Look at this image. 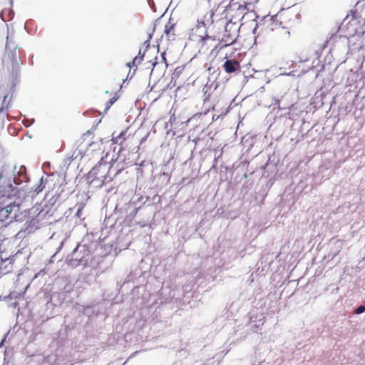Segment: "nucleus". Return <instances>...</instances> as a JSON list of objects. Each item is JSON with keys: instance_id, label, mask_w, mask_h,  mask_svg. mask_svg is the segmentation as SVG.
<instances>
[{"instance_id": "f257e3e1", "label": "nucleus", "mask_w": 365, "mask_h": 365, "mask_svg": "<svg viewBox=\"0 0 365 365\" xmlns=\"http://www.w3.org/2000/svg\"><path fill=\"white\" fill-rule=\"evenodd\" d=\"M23 65L21 52L14 42L6 38V50L2 58V69L9 80L16 79Z\"/></svg>"}, {"instance_id": "423d86ee", "label": "nucleus", "mask_w": 365, "mask_h": 365, "mask_svg": "<svg viewBox=\"0 0 365 365\" xmlns=\"http://www.w3.org/2000/svg\"><path fill=\"white\" fill-rule=\"evenodd\" d=\"M236 41V35L235 34H231L227 31V26L225 27V34L223 35L222 38L221 40V46L220 48L227 47L233 44Z\"/></svg>"}, {"instance_id": "2eb2a0df", "label": "nucleus", "mask_w": 365, "mask_h": 365, "mask_svg": "<svg viewBox=\"0 0 365 365\" xmlns=\"http://www.w3.org/2000/svg\"><path fill=\"white\" fill-rule=\"evenodd\" d=\"M125 131H123V132H121V133L119 134V135H118V136L116 137V141H117L118 139H121V138L123 139V141H124V140H125V138H124V135H125Z\"/></svg>"}, {"instance_id": "6ab92c4d", "label": "nucleus", "mask_w": 365, "mask_h": 365, "mask_svg": "<svg viewBox=\"0 0 365 365\" xmlns=\"http://www.w3.org/2000/svg\"><path fill=\"white\" fill-rule=\"evenodd\" d=\"M43 188V187H41V188L38 190V192L42 191Z\"/></svg>"}, {"instance_id": "a211bd4d", "label": "nucleus", "mask_w": 365, "mask_h": 365, "mask_svg": "<svg viewBox=\"0 0 365 365\" xmlns=\"http://www.w3.org/2000/svg\"><path fill=\"white\" fill-rule=\"evenodd\" d=\"M161 56H162L163 59L165 61H166V58H165V53H163L161 54Z\"/></svg>"}, {"instance_id": "4468645a", "label": "nucleus", "mask_w": 365, "mask_h": 365, "mask_svg": "<svg viewBox=\"0 0 365 365\" xmlns=\"http://www.w3.org/2000/svg\"><path fill=\"white\" fill-rule=\"evenodd\" d=\"M133 60L135 61L137 63L140 64L141 61L143 60V56H137Z\"/></svg>"}, {"instance_id": "f8f14e48", "label": "nucleus", "mask_w": 365, "mask_h": 365, "mask_svg": "<svg viewBox=\"0 0 365 365\" xmlns=\"http://www.w3.org/2000/svg\"><path fill=\"white\" fill-rule=\"evenodd\" d=\"M210 41H207L205 45L202 44V42H197L200 46V48L205 51H207L211 48V45L210 44Z\"/></svg>"}, {"instance_id": "f3484780", "label": "nucleus", "mask_w": 365, "mask_h": 365, "mask_svg": "<svg viewBox=\"0 0 365 365\" xmlns=\"http://www.w3.org/2000/svg\"><path fill=\"white\" fill-rule=\"evenodd\" d=\"M150 62L151 63V64H152V66H155L157 64V61H156V60H155L154 61H150Z\"/></svg>"}, {"instance_id": "dca6fc26", "label": "nucleus", "mask_w": 365, "mask_h": 365, "mask_svg": "<svg viewBox=\"0 0 365 365\" xmlns=\"http://www.w3.org/2000/svg\"><path fill=\"white\" fill-rule=\"evenodd\" d=\"M139 63H137L135 61H134L133 60L131 61V62H129L128 63V66L131 68V67H133V66H137Z\"/></svg>"}, {"instance_id": "9b49d317", "label": "nucleus", "mask_w": 365, "mask_h": 365, "mask_svg": "<svg viewBox=\"0 0 365 365\" xmlns=\"http://www.w3.org/2000/svg\"><path fill=\"white\" fill-rule=\"evenodd\" d=\"M118 98L115 96H113L112 98H110L109 101L106 102V110H108L110 106L117 101Z\"/></svg>"}, {"instance_id": "7ed1b4c3", "label": "nucleus", "mask_w": 365, "mask_h": 365, "mask_svg": "<svg viewBox=\"0 0 365 365\" xmlns=\"http://www.w3.org/2000/svg\"><path fill=\"white\" fill-rule=\"evenodd\" d=\"M214 12L212 11H207L203 16L197 19V24L195 28L192 29L190 34V39L196 42H202L205 45L207 41H215V38L213 36H210L207 34V25L212 24L213 21Z\"/></svg>"}, {"instance_id": "0eeeda50", "label": "nucleus", "mask_w": 365, "mask_h": 365, "mask_svg": "<svg viewBox=\"0 0 365 365\" xmlns=\"http://www.w3.org/2000/svg\"><path fill=\"white\" fill-rule=\"evenodd\" d=\"M175 24L171 19L165 26V34L168 40L173 41L175 39Z\"/></svg>"}, {"instance_id": "20e7f679", "label": "nucleus", "mask_w": 365, "mask_h": 365, "mask_svg": "<svg viewBox=\"0 0 365 365\" xmlns=\"http://www.w3.org/2000/svg\"><path fill=\"white\" fill-rule=\"evenodd\" d=\"M247 6L245 3L242 4L235 0H231L226 9L227 17L230 18V21L242 19L248 10Z\"/></svg>"}, {"instance_id": "ddd939ff", "label": "nucleus", "mask_w": 365, "mask_h": 365, "mask_svg": "<svg viewBox=\"0 0 365 365\" xmlns=\"http://www.w3.org/2000/svg\"><path fill=\"white\" fill-rule=\"evenodd\" d=\"M365 311V306L361 305L356 308L355 312L356 314H361Z\"/></svg>"}, {"instance_id": "6e6552de", "label": "nucleus", "mask_w": 365, "mask_h": 365, "mask_svg": "<svg viewBox=\"0 0 365 365\" xmlns=\"http://www.w3.org/2000/svg\"><path fill=\"white\" fill-rule=\"evenodd\" d=\"M14 262V260L11 258H8L1 261L0 269L3 274H6L12 272Z\"/></svg>"}, {"instance_id": "9d476101", "label": "nucleus", "mask_w": 365, "mask_h": 365, "mask_svg": "<svg viewBox=\"0 0 365 365\" xmlns=\"http://www.w3.org/2000/svg\"><path fill=\"white\" fill-rule=\"evenodd\" d=\"M240 68V63L237 61L227 60L224 65L223 68L227 73H231L237 70Z\"/></svg>"}, {"instance_id": "1a4fd4ad", "label": "nucleus", "mask_w": 365, "mask_h": 365, "mask_svg": "<svg viewBox=\"0 0 365 365\" xmlns=\"http://www.w3.org/2000/svg\"><path fill=\"white\" fill-rule=\"evenodd\" d=\"M14 182L15 184L19 185L25 181L26 177V168L24 166L19 168L18 171L14 172Z\"/></svg>"}, {"instance_id": "f03ea898", "label": "nucleus", "mask_w": 365, "mask_h": 365, "mask_svg": "<svg viewBox=\"0 0 365 365\" xmlns=\"http://www.w3.org/2000/svg\"><path fill=\"white\" fill-rule=\"evenodd\" d=\"M14 187L11 181L6 177L4 170H0V215L8 218L16 205L12 202L6 204L13 195Z\"/></svg>"}, {"instance_id": "39448f33", "label": "nucleus", "mask_w": 365, "mask_h": 365, "mask_svg": "<svg viewBox=\"0 0 365 365\" xmlns=\"http://www.w3.org/2000/svg\"><path fill=\"white\" fill-rule=\"evenodd\" d=\"M14 86L15 84L13 83H4L1 85L0 95L3 97V103L0 108V111H2L4 109L7 110L9 108L13 96Z\"/></svg>"}]
</instances>
